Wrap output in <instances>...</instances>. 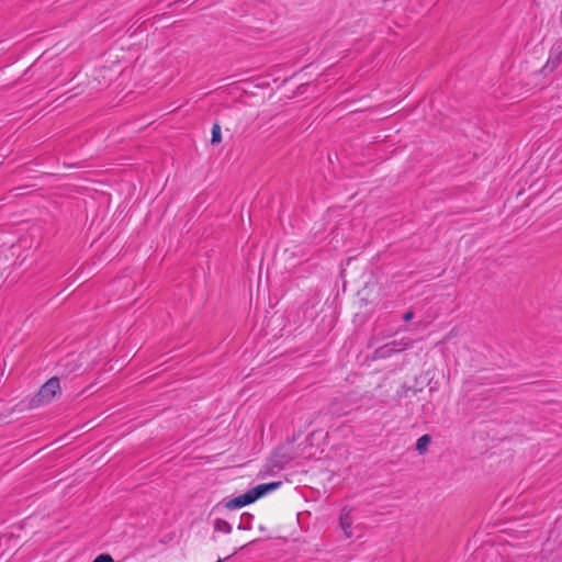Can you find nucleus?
<instances>
[{"mask_svg":"<svg viewBox=\"0 0 562 562\" xmlns=\"http://www.w3.org/2000/svg\"><path fill=\"white\" fill-rule=\"evenodd\" d=\"M408 342L403 340H392L379 348L373 352V359H386L392 357L394 353L401 352L408 347Z\"/></svg>","mask_w":562,"mask_h":562,"instance_id":"obj_2","label":"nucleus"},{"mask_svg":"<svg viewBox=\"0 0 562 562\" xmlns=\"http://www.w3.org/2000/svg\"><path fill=\"white\" fill-rule=\"evenodd\" d=\"M291 460V458L285 456H280L279 450L274 451L271 464L273 468L283 469L284 464L288 463Z\"/></svg>","mask_w":562,"mask_h":562,"instance_id":"obj_8","label":"nucleus"},{"mask_svg":"<svg viewBox=\"0 0 562 562\" xmlns=\"http://www.w3.org/2000/svg\"><path fill=\"white\" fill-rule=\"evenodd\" d=\"M351 507L345 506L342 507L339 516V525L347 538H350L352 536L351 526L353 521L351 517Z\"/></svg>","mask_w":562,"mask_h":562,"instance_id":"obj_4","label":"nucleus"},{"mask_svg":"<svg viewBox=\"0 0 562 562\" xmlns=\"http://www.w3.org/2000/svg\"><path fill=\"white\" fill-rule=\"evenodd\" d=\"M211 144L218 145L222 142V131L218 122L214 123L211 131Z\"/></svg>","mask_w":562,"mask_h":562,"instance_id":"obj_10","label":"nucleus"},{"mask_svg":"<svg viewBox=\"0 0 562 562\" xmlns=\"http://www.w3.org/2000/svg\"><path fill=\"white\" fill-rule=\"evenodd\" d=\"M281 485V482H269V483H262L259 484L252 488H250V493L252 494V497L255 501H258L262 496L267 495L268 493L276 491Z\"/></svg>","mask_w":562,"mask_h":562,"instance_id":"obj_5","label":"nucleus"},{"mask_svg":"<svg viewBox=\"0 0 562 562\" xmlns=\"http://www.w3.org/2000/svg\"><path fill=\"white\" fill-rule=\"evenodd\" d=\"M431 442V437L427 434L419 437L416 441V450L419 454H425L428 450V446Z\"/></svg>","mask_w":562,"mask_h":562,"instance_id":"obj_6","label":"nucleus"},{"mask_svg":"<svg viewBox=\"0 0 562 562\" xmlns=\"http://www.w3.org/2000/svg\"><path fill=\"white\" fill-rule=\"evenodd\" d=\"M60 392L59 379L53 376L48 379L30 400L20 402L15 407L19 412L32 409L49 403Z\"/></svg>","mask_w":562,"mask_h":562,"instance_id":"obj_1","label":"nucleus"},{"mask_svg":"<svg viewBox=\"0 0 562 562\" xmlns=\"http://www.w3.org/2000/svg\"><path fill=\"white\" fill-rule=\"evenodd\" d=\"M234 555H235V552H232L231 554H228V555L226 557V560H229V559H231L232 557H234Z\"/></svg>","mask_w":562,"mask_h":562,"instance_id":"obj_16","label":"nucleus"},{"mask_svg":"<svg viewBox=\"0 0 562 562\" xmlns=\"http://www.w3.org/2000/svg\"><path fill=\"white\" fill-rule=\"evenodd\" d=\"M92 562H114V559L108 553H101Z\"/></svg>","mask_w":562,"mask_h":562,"instance_id":"obj_11","label":"nucleus"},{"mask_svg":"<svg viewBox=\"0 0 562 562\" xmlns=\"http://www.w3.org/2000/svg\"><path fill=\"white\" fill-rule=\"evenodd\" d=\"M414 317V312L413 311H407L406 313H404L403 315V319L405 322H409L411 319H413Z\"/></svg>","mask_w":562,"mask_h":562,"instance_id":"obj_12","label":"nucleus"},{"mask_svg":"<svg viewBox=\"0 0 562 562\" xmlns=\"http://www.w3.org/2000/svg\"><path fill=\"white\" fill-rule=\"evenodd\" d=\"M256 501L252 497V494L250 491H247L246 493L238 495L236 497L231 498L225 503V507L227 509H238L241 507H245L249 504L255 503Z\"/></svg>","mask_w":562,"mask_h":562,"instance_id":"obj_3","label":"nucleus"},{"mask_svg":"<svg viewBox=\"0 0 562 562\" xmlns=\"http://www.w3.org/2000/svg\"><path fill=\"white\" fill-rule=\"evenodd\" d=\"M234 555H235V552H232L231 554H228V555L226 557V560H229V559H231L232 557H234Z\"/></svg>","mask_w":562,"mask_h":562,"instance_id":"obj_15","label":"nucleus"},{"mask_svg":"<svg viewBox=\"0 0 562 562\" xmlns=\"http://www.w3.org/2000/svg\"><path fill=\"white\" fill-rule=\"evenodd\" d=\"M560 63V53L551 52L547 64L543 67V71H553Z\"/></svg>","mask_w":562,"mask_h":562,"instance_id":"obj_7","label":"nucleus"},{"mask_svg":"<svg viewBox=\"0 0 562 562\" xmlns=\"http://www.w3.org/2000/svg\"><path fill=\"white\" fill-rule=\"evenodd\" d=\"M234 555H235V552H232L231 554H228V555L226 557V560H229V559H231L232 557H234Z\"/></svg>","mask_w":562,"mask_h":562,"instance_id":"obj_13","label":"nucleus"},{"mask_svg":"<svg viewBox=\"0 0 562 562\" xmlns=\"http://www.w3.org/2000/svg\"><path fill=\"white\" fill-rule=\"evenodd\" d=\"M225 560L224 559H218L216 562H224Z\"/></svg>","mask_w":562,"mask_h":562,"instance_id":"obj_18","label":"nucleus"},{"mask_svg":"<svg viewBox=\"0 0 562 562\" xmlns=\"http://www.w3.org/2000/svg\"><path fill=\"white\" fill-rule=\"evenodd\" d=\"M234 555H235V552H232L231 554H228V555L226 557V560H229V559H231L232 557H234Z\"/></svg>","mask_w":562,"mask_h":562,"instance_id":"obj_14","label":"nucleus"},{"mask_svg":"<svg viewBox=\"0 0 562 562\" xmlns=\"http://www.w3.org/2000/svg\"><path fill=\"white\" fill-rule=\"evenodd\" d=\"M234 555H235V552H232L231 554H228V555L226 557V560H229V559H231L232 557H234Z\"/></svg>","mask_w":562,"mask_h":562,"instance_id":"obj_17","label":"nucleus"},{"mask_svg":"<svg viewBox=\"0 0 562 562\" xmlns=\"http://www.w3.org/2000/svg\"><path fill=\"white\" fill-rule=\"evenodd\" d=\"M214 530L221 531L224 533H231L232 532V526L231 524L222 518H216L214 521Z\"/></svg>","mask_w":562,"mask_h":562,"instance_id":"obj_9","label":"nucleus"}]
</instances>
